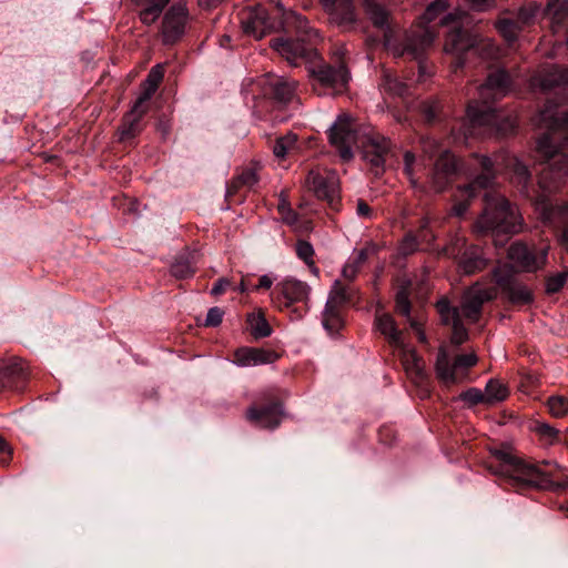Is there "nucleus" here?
I'll return each instance as SVG.
<instances>
[{
    "mask_svg": "<svg viewBox=\"0 0 568 568\" xmlns=\"http://www.w3.org/2000/svg\"><path fill=\"white\" fill-rule=\"evenodd\" d=\"M535 122L547 130L536 145L545 168L539 173L535 206L545 223L564 224L558 241L568 251V203L558 205L549 197L568 175V110L558 112L551 105H545Z\"/></svg>",
    "mask_w": 568,
    "mask_h": 568,
    "instance_id": "f257e3e1",
    "label": "nucleus"
},
{
    "mask_svg": "<svg viewBox=\"0 0 568 568\" xmlns=\"http://www.w3.org/2000/svg\"><path fill=\"white\" fill-rule=\"evenodd\" d=\"M240 21L244 33L255 39H262L278 26L286 32L294 31L297 36L295 40L280 37L271 41V47L292 65L312 62L317 55L312 41L318 38V32L305 17L295 11L283 12L282 20L277 22L264 7L255 6L242 10Z\"/></svg>",
    "mask_w": 568,
    "mask_h": 568,
    "instance_id": "f03ea898",
    "label": "nucleus"
},
{
    "mask_svg": "<svg viewBox=\"0 0 568 568\" xmlns=\"http://www.w3.org/2000/svg\"><path fill=\"white\" fill-rule=\"evenodd\" d=\"M510 87L511 78L504 69L488 75L486 82L478 89L479 100L469 102L466 119L460 124V134L465 139L493 131L504 134L514 131L517 124L516 116L504 114L490 103L504 97Z\"/></svg>",
    "mask_w": 568,
    "mask_h": 568,
    "instance_id": "7ed1b4c3",
    "label": "nucleus"
},
{
    "mask_svg": "<svg viewBox=\"0 0 568 568\" xmlns=\"http://www.w3.org/2000/svg\"><path fill=\"white\" fill-rule=\"evenodd\" d=\"M505 168L511 172V180L517 184L520 192L526 196H531L529 183L531 174L526 164H524L517 156L510 155L506 152H500L490 159L486 155L473 154L471 163L465 169L463 174L473 176L474 179L463 186H458L456 203L452 207V212L456 216H463L468 209V201L476 195L477 190H488L495 184L496 168Z\"/></svg>",
    "mask_w": 568,
    "mask_h": 568,
    "instance_id": "20e7f679",
    "label": "nucleus"
},
{
    "mask_svg": "<svg viewBox=\"0 0 568 568\" xmlns=\"http://www.w3.org/2000/svg\"><path fill=\"white\" fill-rule=\"evenodd\" d=\"M328 139L344 161L353 158V148H359L363 159L372 165L376 175L384 171L390 141L379 133L357 130L356 123L347 114L337 116L329 128Z\"/></svg>",
    "mask_w": 568,
    "mask_h": 568,
    "instance_id": "39448f33",
    "label": "nucleus"
},
{
    "mask_svg": "<svg viewBox=\"0 0 568 568\" xmlns=\"http://www.w3.org/2000/svg\"><path fill=\"white\" fill-rule=\"evenodd\" d=\"M493 456L497 465H490L489 470L507 478L513 485L549 490H560L568 486V476L557 463L544 462V469L503 449L494 450Z\"/></svg>",
    "mask_w": 568,
    "mask_h": 568,
    "instance_id": "423d86ee",
    "label": "nucleus"
},
{
    "mask_svg": "<svg viewBox=\"0 0 568 568\" xmlns=\"http://www.w3.org/2000/svg\"><path fill=\"white\" fill-rule=\"evenodd\" d=\"M363 6L373 24L384 31V44L394 55H409L419 60L435 40V32L428 26H417L404 33L399 41L390 27L388 10L376 0H363Z\"/></svg>",
    "mask_w": 568,
    "mask_h": 568,
    "instance_id": "0eeeda50",
    "label": "nucleus"
},
{
    "mask_svg": "<svg viewBox=\"0 0 568 568\" xmlns=\"http://www.w3.org/2000/svg\"><path fill=\"white\" fill-rule=\"evenodd\" d=\"M484 201V212L475 223L476 232L509 234L519 230L517 212L501 194L487 191Z\"/></svg>",
    "mask_w": 568,
    "mask_h": 568,
    "instance_id": "6e6552de",
    "label": "nucleus"
},
{
    "mask_svg": "<svg viewBox=\"0 0 568 568\" xmlns=\"http://www.w3.org/2000/svg\"><path fill=\"white\" fill-rule=\"evenodd\" d=\"M420 146L424 155L429 159L436 158L429 173V184L437 193L445 191L467 169L450 151L432 136H423Z\"/></svg>",
    "mask_w": 568,
    "mask_h": 568,
    "instance_id": "1a4fd4ad",
    "label": "nucleus"
},
{
    "mask_svg": "<svg viewBox=\"0 0 568 568\" xmlns=\"http://www.w3.org/2000/svg\"><path fill=\"white\" fill-rule=\"evenodd\" d=\"M313 87L320 95H335L344 92L347 88L351 74L343 62L336 65L318 63L308 68Z\"/></svg>",
    "mask_w": 568,
    "mask_h": 568,
    "instance_id": "9d476101",
    "label": "nucleus"
},
{
    "mask_svg": "<svg viewBox=\"0 0 568 568\" xmlns=\"http://www.w3.org/2000/svg\"><path fill=\"white\" fill-rule=\"evenodd\" d=\"M355 295V287L345 285L339 280H335L322 314V323L328 334L333 335L343 327L344 307L347 303L353 301Z\"/></svg>",
    "mask_w": 568,
    "mask_h": 568,
    "instance_id": "9b49d317",
    "label": "nucleus"
},
{
    "mask_svg": "<svg viewBox=\"0 0 568 568\" xmlns=\"http://www.w3.org/2000/svg\"><path fill=\"white\" fill-rule=\"evenodd\" d=\"M477 362L478 357L475 353L462 354L452 361L446 349L442 347L437 354L435 366L437 377L445 384L458 383Z\"/></svg>",
    "mask_w": 568,
    "mask_h": 568,
    "instance_id": "f8f14e48",
    "label": "nucleus"
},
{
    "mask_svg": "<svg viewBox=\"0 0 568 568\" xmlns=\"http://www.w3.org/2000/svg\"><path fill=\"white\" fill-rule=\"evenodd\" d=\"M307 189L314 195L336 209L339 196V179L333 170H311L306 178Z\"/></svg>",
    "mask_w": 568,
    "mask_h": 568,
    "instance_id": "ddd939ff",
    "label": "nucleus"
},
{
    "mask_svg": "<svg viewBox=\"0 0 568 568\" xmlns=\"http://www.w3.org/2000/svg\"><path fill=\"white\" fill-rule=\"evenodd\" d=\"M493 44L488 41H484L479 39L478 36L468 32L462 28H453L445 41V51L447 53L454 54L455 59V68H462L465 63L463 55L475 48H490Z\"/></svg>",
    "mask_w": 568,
    "mask_h": 568,
    "instance_id": "4468645a",
    "label": "nucleus"
},
{
    "mask_svg": "<svg viewBox=\"0 0 568 568\" xmlns=\"http://www.w3.org/2000/svg\"><path fill=\"white\" fill-rule=\"evenodd\" d=\"M311 287L307 283L287 277L278 282L272 292L273 303L280 308H290L295 303L307 305Z\"/></svg>",
    "mask_w": 568,
    "mask_h": 568,
    "instance_id": "2eb2a0df",
    "label": "nucleus"
},
{
    "mask_svg": "<svg viewBox=\"0 0 568 568\" xmlns=\"http://www.w3.org/2000/svg\"><path fill=\"white\" fill-rule=\"evenodd\" d=\"M493 276L513 304L524 305L532 302L531 291L513 277L511 268L507 264L496 266L493 271Z\"/></svg>",
    "mask_w": 568,
    "mask_h": 568,
    "instance_id": "dca6fc26",
    "label": "nucleus"
},
{
    "mask_svg": "<svg viewBox=\"0 0 568 568\" xmlns=\"http://www.w3.org/2000/svg\"><path fill=\"white\" fill-rule=\"evenodd\" d=\"M329 23L343 31H352L358 21L355 0H321Z\"/></svg>",
    "mask_w": 568,
    "mask_h": 568,
    "instance_id": "f3484780",
    "label": "nucleus"
},
{
    "mask_svg": "<svg viewBox=\"0 0 568 568\" xmlns=\"http://www.w3.org/2000/svg\"><path fill=\"white\" fill-rule=\"evenodd\" d=\"M496 296V290L493 287H484L479 283L470 286L463 295L460 306V317L466 318L470 323H476L481 314L485 302Z\"/></svg>",
    "mask_w": 568,
    "mask_h": 568,
    "instance_id": "a211bd4d",
    "label": "nucleus"
},
{
    "mask_svg": "<svg viewBox=\"0 0 568 568\" xmlns=\"http://www.w3.org/2000/svg\"><path fill=\"white\" fill-rule=\"evenodd\" d=\"M189 12L184 4H173L164 14L161 28L164 44L176 43L184 34Z\"/></svg>",
    "mask_w": 568,
    "mask_h": 568,
    "instance_id": "6ab92c4d",
    "label": "nucleus"
},
{
    "mask_svg": "<svg viewBox=\"0 0 568 568\" xmlns=\"http://www.w3.org/2000/svg\"><path fill=\"white\" fill-rule=\"evenodd\" d=\"M508 257L518 270L534 272L545 264L547 250L540 248L536 252L527 245L517 242L513 243L508 248Z\"/></svg>",
    "mask_w": 568,
    "mask_h": 568,
    "instance_id": "aec40b11",
    "label": "nucleus"
},
{
    "mask_svg": "<svg viewBox=\"0 0 568 568\" xmlns=\"http://www.w3.org/2000/svg\"><path fill=\"white\" fill-rule=\"evenodd\" d=\"M530 85L542 91L556 90L568 98V68L562 69L557 65L545 68L531 78Z\"/></svg>",
    "mask_w": 568,
    "mask_h": 568,
    "instance_id": "412c9836",
    "label": "nucleus"
},
{
    "mask_svg": "<svg viewBox=\"0 0 568 568\" xmlns=\"http://www.w3.org/2000/svg\"><path fill=\"white\" fill-rule=\"evenodd\" d=\"M437 311L442 317V321L446 325H452V343L455 345H460L468 338V332L465 328L460 312L456 306H452L446 298H443L437 302Z\"/></svg>",
    "mask_w": 568,
    "mask_h": 568,
    "instance_id": "4be33fe9",
    "label": "nucleus"
},
{
    "mask_svg": "<svg viewBox=\"0 0 568 568\" xmlns=\"http://www.w3.org/2000/svg\"><path fill=\"white\" fill-rule=\"evenodd\" d=\"M283 410L278 403H270L260 408L251 407L247 413V419L262 428H275L280 425Z\"/></svg>",
    "mask_w": 568,
    "mask_h": 568,
    "instance_id": "5701e85b",
    "label": "nucleus"
},
{
    "mask_svg": "<svg viewBox=\"0 0 568 568\" xmlns=\"http://www.w3.org/2000/svg\"><path fill=\"white\" fill-rule=\"evenodd\" d=\"M233 356V364L240 367L270 364L277 358L274 352L255 347H240Z\"/></svg>",
    "mask_w": 568,
    "mask_h": 568,
    "instance_id": "b1692460",
    "label": "nucleus"
},
{
    "mask_svg": "<svg viewBox=\"0 0 568 568\" xmlns=\"http://www.w3.org/2000/svg\"><path fill=\"white\" fill-rule=\"evenodd\" d=\"M26 379V365L21 359H13L0 369L1 389L21 390Z\"/></svg>",
    "mask_w": 568,
    "mask_h": 568,
    "instance_id": "393cba45",
    "label": "nucleus"
},
{
    "mask_svg": "<svg viewBox=\"0 0 568 568\" xmlns=\"http://www.w3.org/2000/svg\"><path fill=\"white\" fill-rule=\"evenodd\" d=\"M430 219L425 216L420 220L417 235L408 233L398 246L399 254L407 256L415 253L419 247V241L430 242L435 239L432 231H429Z\"/></svg>",
    "mask_w": 568,
    "mask_h": 568,
    "instance_id": "a878e982",
    "label": "nucleus"
},
{
    "mask_svg": "<svg viewBox=\"0 0 568 568\" xmlns=\"http://www.w3.org/2000/svg\"><path fill=\"white\" fill-rule=\"evenodd\" d=\"M148 105L135 101L132 109L124 115L120 128V140L126 141L134 138L141 131L140 121L146 113Z\"/></svg>",
    "mask_w": 568,
    "mask_h": 568,
    "instance_id": "bb28decb",
    "label": "nucleus"
},
{
    "mask_svg": "<svg viewBox=\"0 0 568 568\" xmlns=\"http://www.w3.org/2000/svg\"><path fill=\"white\" fill-rule=\"evenodd\" d=\"M375 325L390 345L404 348L403 333L398 329L395 320L387 313H376Z\"/></svg>",
    "mask_w": 568,
    "mask_h": 568,
    "instance_id": "cd10ccee",
    "label": "nucleus"
},
{
    "mask_svg": "<svg viewBox=\"0 0 568 568\" xmlns=\"http://www.w3.org/2000/svg\"><path fill=\"white\" fill-rule=\"evenodd\" d=\"M458 266L464 274L470 275L487 266L484 251L478 246L467 247L458 261Z\"/></svg>",
    "mask_w": 568,
    "mask_h": 568,
    "instance_id": "c85d7f7f",
    "label": "nucleus"
},
{
    "mask_svg": "<svg viewBox=\"0 0 568 568\" xmlns=\"http://www.w3.org/2000/svg\"><path fill=\"white\" fill-rule=\"evenodd\" d=\"M403 364L407 375L416 385H423L426 382L427 375L424 365L415 351L407 349L404 352Z\"/></svg>",
    "mask_w": 568,
    "mask_h": 568,
    "instance_id": "c756f323",
    "label": "nucleus"
},
{
    "mask_svg": "<svg viewBox=\"0 0 568 568\" xmlns=\"http://www.w3.org/2000/svg\"><path fill=\"white\" fill-rule=\"evenodd\" d=\"M409 287H410L409 282L403 283L398 287V290L396 292V296H395V308L399 315L407 318V321L409 322V325L413 329L419 332L418 322L410 317Z\"/></svg>",
    "mask_w": 568,
    "mask_h": 568,
    "instance_id": "7c9ffc66",
    "label": "nucleus"
},
{
    "mask_svg": "<svg viewBox=\"0 0 568 568\" xmlns=\"http://www.w3.org/2000/svg\"><path fill=\"white\" fill-rule=\"evenodd\" d=\"M170 0H134L143 7L139 13L140 20L146 26L154 23Z\"/></svg>",
    "mask_w": 568,
    "mask_h": 568,
    "instance_id": "2f4dec72",
    "label": "nucleus"
},
{
    "mask_svg": "<svg viewBox=\"0 0 568 568\" xmlns=\"http://www.w3.org/2000/svg\"><path fill=\"white\" fill-rule=\"evenodd\" d=\"M163 68L160 64L154 65L149 72L143 84V92L136 101L146 104L151 97L155 93L160 82L163 79Z\"/></svg>",
    "mask_w": 568,
    "mask_h": 568,
    "instance_id": "473e14b6",
    "label": "nucleus"
},
{
    "mask_svg": "<svg viewBox=\"0 0 568 568\" xmlns=\"http://www.w3.org/2000/svg\"><path fill=\"white\" fill-rule=\"evenodd\" d=\"M381 85L390 95L403 97L407 92V84L389 72L384 73Z\"/></svg>",
    "mask_w": 568,
    "mask_h": 568,
    "instance_id": "72a5a7b5",
    "label": "nucleus"
},
{
    "mask_svg": "<svg viewBox=\"0 0 568 568\" xmlns=\"http://www.w3.org/2000/svg\"><path fill=\"white\" fill-rule=\"evenodd\" d=\"M297 136L294 133H287L276 139L273 153L274 155L283 160L286 155L296 148Z\"/></svg>",
    "mask_w": 568,
    "mask_h": 568,
    "instance_id": "f704fd0d",
    "label": "nucleus"
},
{
    "mask_svg": "<svg viewBox=\"0 0 568 568\" xmlns=\"http://www.w3.org/2000/svg\"><path fill=\"white\" fill-rule=\"evenodd\" d=\"M251 334L255 338L267 337L272 334V328L263 314H251L247 318Z\"/></svg>",
    "mask_w": 568,
    "mask_h": 568,
    "instance_id": "c9c22d12",
    "label": "nucleus"
},
{
    "mask_svg": "<svg viewBox=\"0 0 568 568\" xmlns=\"http://www.w3.org/2000/svg\"><path fill=\"white\" fill-rule=\"evenodd\" d=\"M485 398L487 404L504 400L508 396L507 387L495 379H490L485 387Z\"/></svg>",
    "mask_w": 568,
    "mask_h": 568,
    "instance_id": "e433bc0d",
    "label": "nucleus"
},
{
    "mask_svg": "<svg viewBox=\"0 0 568 568\" xmlns=\"http://www.w3.org/2000/svg\"><path fill=\"white\" fill-rule=\"evenodd\" d=\"M273 87V95L276 101L281 103H287L290 102L295 92V83L283 81L281 79H277L274 83H272Z\"/></svg>",
    "mask_w": 568,
    "mask_h": 568,
    "instance_id": "4c0bfd02",
    "label": "nucleus"
},
{
    "mask_svg": "<svg viewBox=\"0 0 568 568\" xmlns=\"http://www.w3.org/2000/svg\"><path fill=\"white\" fill-rule=\"evenodd\" d=\"M257 181L258 178L255 169H246L233 180L231 185L227 187V194L230 195L242 186L251 189L257 183Z\"/></svg>",
    "mask_w": 568,
    "mask_h": 568,
    "instance_id": "58836bf2",
    "label": "nucleus"
},
{
    "mask_svg": "<svg viewBox=\"0 0 568 568\" xmlns=\"http://www.w3.org/2000/svg\"><path fill=\"white\" fill-rule=\"evenodd\" d=\"M195 272L193 267L192 261L189 257L181 255L175 260V262L171 265V273L176 278H187L191 277Z\"/></svg>",
    "mask_w": 568,
    "mask_h": 568,
    "instance_id": "ea45409f",
    "label": "nucleus"
},
{
    "mask_svg": "<svg viewBox=\"0 0 568 568\" xmlns=\"http://www.w3.org/2000/svg\"><path fill=\"white\" fill-rule=\"evenodd\" d=\"M448 8H449L448 0H434L433 2H430L427 6V8L423 14V19L425 20V23L428 24V23L435 21Z\"/></svg>",
    "mask_w": 568,
    "mask_h": 568,
    "instance_id": "a19ab883",
    "label": "nucleus"
},
{
    "mask_svg": "<svg viewBox=\"0 0 568 568\" xmlns=\"http://www.w3.org/2000/svg\"><path fill=\"white\" fill-rule=\"evenodd\" d=\"M568 280V268L562 272L550 275L546 280V292L555 294L559 292Z\"/></svg>",
    "mask_w": 568,
    "mask_h": 568,
    "instance_id": "79ce46f5",
    "label": "nucleus"
},
{
    "mask_svg": "<svg viewBox=\"0 0 568 568\" xmlns=\"http://www.w3.org/2000/svg\"><path fill=\"white\" fill-rule=\"evenodd\" d=\"M548 408L552 416L562 417L568 413V399L564 396H552L548 399Z\"/></svg>",
    "mask_w": 568,
    "mask_h": 568,
    "instance_id": "37998d69",
    "label": "nucleus"
},
{
    "mask_svg": "<svg viewBox=\"0 0 568 568\" xmlns=\"http://www.w3.org/2000/svg\"><path fill=\"white\" fill-rule=\"evenodd\" d=\"M415 164H416V156L413 152L407 151L404 154V171L406 175L409 179L410 184L413 187L417 189L419 187L418 180L415 178Z\"/></svg>",
    "mask_w": 568,
    "mask_h": 568,
    "instance_id": "c03bdc74",
    "label": "nucleus"
},
{
    "mask_svg": "<svg viewBox=\"0 0 568 568\" xmlns=\"http://www.w3.org/2000/svg\"><path fill=\"white\" fill-rule=\"evenodd\" d=\"M535 432L547 443L552 444L558 437V430L546 423H537Z\"/></svg>",
    "mask_w": 568,
    "mask_h": 568,
    "instance_id": "a18cd8bd",
    "label": "nucleus"
},
{
    "mask_svg": "<svg viewBox=\"0 0 568 568\" xmlns=\"http://www.w3.org/2000/svg\"><path fill=\"white\" fill-rule=\"evenodd\" d=\"M296 254L307 265L314 264V261H313L314 248L310 242L298 241L296 243Z\"/></svg>",
    "mask_w": 568,
    "mask_h": 568,
    "instance_id": "49530a36",
    "label": "nucleus"
},
{
    "mask_svg": "<svg viewBox=\"0 0 568 568\" xmlns=\"http://www.w3.org/2000/svg\"><path fill=\"white\" fill-rule=\"evenodd\" d=\"M460 398L470 405L486 403L485 394L480 389L474 387L462 393Z\"/></svg>",
    "mask_w": 568,
    "mask_h": 568,
    "instance_id": "de8ad7c7",
    "label": "nucleus"
},
{
    "mask_svg": "<svg viewBox=\"0 0 568 568\" xmlns=\"http://www.w3.org/2000/svg\"><path fill=\"white\" fill-rule=\"evenodd\" d=\"M278 212L286 224L294 225L297 222V213L290 207L285 200L278 204Z\"/></svg>",
    "mask_w": 568,
    "mask_h": 568,
    "instance_id": "09e8293b",
    "label": "nucleus"
},
{
    "mask_svg": "<svg viewBox=\"0 0 568 568\" xmlns=\"http://www.w3.org/2000/svg\"><path fill=\"white\" fill-rule=\"evenodd\" d=\"M498 29L499 31L501 32V34L508 40V41H513L515 40L516 38V33H517V24L516 22L511 21V20H501L499 23H498Z\"/></svg>",
    "mask_w": 568,
    "mask_h": 568,
    "instance_id": "8fccbe9b",
    "label": "nucleus"
},
{
    "mask_svg": "<svg viewBox=\"0 0 568 568\" xmlns=\"http://www.w3.org/2000/svg\"><path fill=\"white\" fill-rule=\"evenodd\" d=\"M224 312L220 307H211L205 318L206 326H217L222 323Z\"/></svg>",
    "mask_w": 568,
    "mask_h": 568,
    "instance_id": "3c124183",
    "label": "nucleus"
},
{
    "mask_svg": "<svg viewBox=\"0 0 568 568\" xmlns=\"http://www.w3.org/2000/svg\"><path fill=\"white\" fill-rule=\"evenodd\" d=\"M358 271H359V267H358L356 264H354V263H352L351 261H348V262L344 265V267H343V270H342V276H343L345 280H347V281L352 282V281H354V280H355V277L357 276Z\"/></svg>",
    "mask_w": 568,
    "mask_h": 568,
    "instance_id": "603ef678",
    "label": "nucleus"
},
{
    "mask_svg": "<svg viewBox=\"0 0 568 568\" xmlns=\"http://www.w3.org/2000/svg\"><path fill=\"white\" fill-rule=\"evenodd\" d=\"M356 213L359 217H365V219L373 217V211H372L371 206L364 200L357 201Z\"/></svg>",
    "mask_w": 568,
    "mask_h": 568,
    "instance_id": "864d4df0",
    "label": "nucleus"
},
{
    "mask_svg": "<svg viewBox=\"0 0 568 568\" xmlns=\"http://www.w3.org/2000/svg\"><path fill=\"white\" fill-rule=\"evenodd\" d=\"M11 447L9 446V444L0 436V455H2L3 457H1L0 459V464L1 465H8L9 463V457L11 456Z\"/></svg>",
    "mask_w": 568,
    "mask_h": 568,
    "instance_id": "5fc2aeb1",
    "label": "nucleus"
},
{
    "mask_svg": "<svg viewBox=\"0 0 568 568\" xmlns=\"http://www.w3.org/2000/svg\"><path fill=\"white\" fill-rule=\"evenodd\" d=\"M231 285V282L227 278H220L215 282L211 290L212 295H221L223 294L226 288Z\"/></svg>",
    "mask_w": 568,
    "mask_h": 568,
    "instance_id": "6e6d98bb",
    "label": "nucleus"
},
{
    "mask_svg": "<svg viewBox=\"0 0 568 568\" xmlns=\"http://www.w3.org/2000/svg\"><path fill=\"white\" fill-rule=\"evenodd\" d=\"M275 278L270 274H264L260 277L258 284L253 287V290H270L274 283Z\"/></svg>",
    "mask_w": 568,
    "mask_h": 568,
    "instance_id": "4d7b16f0",
    "label": "nucleus"
},
{
    "mask_svg": "<svg viewBox=\"0 0 568 568\" xmlns=\"http://www.w3.org/2000/svg\"><path fill=\"white\" fill-rule=\"evenodd\" d=\"M424 115L428 122H432L437 116V104H428L424 108Z\"/></svg>",
    "mask_w": 568,
    "mask_h": 568,
    "instance_id": "13d9d810",
    "label": "nucleus"
},
{
    "mask_svg": "<svg viewBox=\"0 0 568 568\" xmlns=\"http://www.w3.org/2000/svg\"><path fill=\"white\" fill-rule=\"evenodd\" d=\"M367 260L366 250H361L353 260H349L352 263L356 264L359 268Z\"/></svg>",
    "mask_w": 568,
    "mask_h": 568,
    "instance_id": "bf43d9fd",
    "label": "nucleus"
},
{
    "mask_svg": "<svg viewBox=\"0 0 568 568\" xmlns=\"http://www.w3.org/2000/svg\"><path fill=\"white\" fill-rule=\"evenodd\" d=\"M457 19V14L456 13H453V12H449V13H446L443 19L440 20V23L443 26H447V24H450L453 22H455Z\"/></svg>",
    "mask_w": 568,
    "mask_h": 568,
    "instance_id": "052dcab7",
    "label": "nucleus"
},
{
    "mask_svg": "<svg viewBox=\"0 0 568 568\" xmlns=\"http://www.w3.org/2000/svg\"><path fill=\"white\" fill-rule=\"evenodd\" d=\"M306 311H307V306H305L304 308H298V307L293 308L295 318H301L304 315V313H306Z\"/></svg>",
    "mask_w": 568,
    "mask_h": 568,
    "instance_id": "680f3d73",
    "label": "nucleus"
},
{
    "mask_svg": "<svg viewBox=\"0 0 568 568\" xmlns=\"http://www.w3.org/2000/svg\"><path fill=\"white\" fill-rule=\"evenodd\" d=\"M236 290L241 293H244L248 291V286L246 285L245 281H241L240 285L236 287Z\"/></svg>",
    "mask_w": 568,
    "mask_h": 568,
    "instance_id": "e2e57ef3",
    "label": "nucleus"
},
{
    "mask_svg": "<svg viewBox=\"0 0 568 568\" xmlns=\"http://www.w3.org/2000/svg\"><path fill=\"white\" fill-rule=\"evenodd\" d=\"M419 334H420V339L424 341L425 339L424 334L422 332H419Z\"/></svg>",
    "mask_w": 568,
    "mask_h": 568,
    "instance_id": "0e129e2a",
    "label": "nucleus"
}]
</instances>
